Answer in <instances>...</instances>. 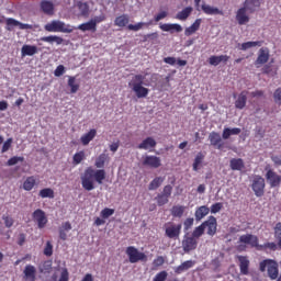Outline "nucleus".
Returning <instances> with one entry per match:
<instances>
[{
    "instance_id": "1",
    "label": "nucleus",
    "mask_w": 281,
    "mask_h": 281,
    "mask_svg": "<svg viewBox=\"0 0 281 281\" xmlns=\"http://www.w3.org/2000/svg\"><path fill=\"white\" fill-rule=\"evenodd\" d=\"M104 179H106V171L104 169L95 170L91 167H88L81 177V186L83 190L91 192V190H95L93 181H97L99 186H102Z\"/></svg>"
},
{
    "instance_id": "2",
    "label": "nucleus",
    "mask_w": 281,
    "mask_h": 281,
    "mask_svg": "<svg viewBox=\"0 0 281 281\" xmlns=\"http://www.w3.org/2000/svg\"><path fill=\"white\" fill-rule=\"evenodd\" d=\"M144 80H146V75H134L128 82L130 89L138 99L148 98V93H150V89L144 87Z\"/></svg>"
},
{
    "instance_id": "3",
    "label": "nucleus",
    "mask_w": 281,
    "mask_h": 281,
    "mask_svg": "<svg viewBox=\"0 0 281 281\" xmlns=\"http://www.w3.org/2000/svg\"><path fill=\"white\" fill-rule=\"evenodd\" d=\"M259 271H261V273H265V271H267L268 278H270V280H278V276H280V268L278 261L273 259L262 260L259 263Z\"/></svg>"
},
{
    "instance_id": "4",
    "label": "nucleus",
    "mask_w": 281,
    "mask_h": 281,
    "mask_svg": "<svg viewBox=\"0 0 281 281\" xmlns=\"http://www.w3.org/2000/svg\"><path fill=\"white\" fill-rule=\"evenodd\" d=\"M44 30H46V32H61L63 34H71L76 27L70 24H65V22L60 20H54L50 23H47L44 26Z\"/></svg>"
},
{
    "instance_id": "5",
    "label": "nucleus",
    "mask_w": 281,
    "mask_h": 281,
    "mask_svg": "<svg viewBox=\"0 0 281 281\" xmlns=\"http://www.w3.org/2000/svg\"><path fill=\"white\" fill-rule=\"evenodd\" d=\"M181 224H176L175 222H167L164 225L165 236L170 240H179V236H181Z\"/></svg>"
},
{
    "instance_id": "6",
    "label": "nucleus",
    "mask_w": 281,
    "mask_h": 281,
    "mask_svg": "<svg viewBox=\"0 0 281 281\" xmlns=\"http://www.w3.org/2000/svg\"><path fill=\"white\" fill-rule=\"evenodd\" d=\"M250 188L255 193V196H265V188H267V183L265 182V178L260 175H255L251 180Z\"/></svg>"
},
{
    "instance_id": "7",
    "label": "nucleus",
    "mask_w": 281,
    "mask_h": 281,
    "mask_svg": "<svg viewBox=\"0 0 281 281\" xmlns=\"http://www.w3.org/2000/svg\"><path fill=\"white\" fill-rule=\"evenodd\" d=\"M126 255L128 256V260L132 265H135L136 262H147L148 257L146 254L140 252L135 246H128L126 248Z\"/></svg>"
},
{
    "instance_id": "8",
    "label": "nucleus",
    "mask_w": 281,
    "mask_h": 281,
    "mask_svg": "<svg viewBox=\"0 0 281 281\" xmlns=\"http://www.w3.org/2000/svg\"><path fill=\"white\" fill-rule=\"evenodd\" d=\"M266 170V181L270 186V188H280L281 176L278 175L271 167L267 166Z\"/></svg>"
},
{
    "instance_id": "9",
    "label": "nucleus",
    "mask_w": 281,
    "mask_h": 281,
    "mask_svg": "<svg viewBox=\"0 0 281 281\" xmlns=\"http://www.w3.org/2000/svg\"><path fill=\"white\" fill-rule=\"evenodd\" d=\"M199 247V239L194 238L192 235L187 233L182 239V249L184 254H190V251H194Z\"/></svg>"
},
{
    "instance_id": "10",
    "label": "nucleus",
    "mask_w": 281,
    "mask_h": 281,
    "mask_svg": "<svg viewBox=\"0 0 281 281\" xmlns=\"http://www.w3.org/2000/svg\"><path fill=\"white\" fill-rule=\"evenodd\" d=\"M204 232L206 229L207 236H216V232L218 231V222L214 217V215H210L206 221L202 223Z\"/></svg>"
},
{
    "instance_id": "11",
    "label": "nucleus",
    "mask_w": 281,
    "mask_h": 281,
    "mask_svg": "<svg viewBox=\"0 0 281 281\" xmlns=\"http://www.w3.org/2000/svg\"><path fill=\"white\" fill-rule=\"evenodd\" d=\"M33 221L37 223L38 229H45V226L48 223L47 215L45 211L37 209L33 212Z\"/></svg>"
},
{
    "instance_id": "12",
    "label": "nucleus",
    "mask_w": 281,
    "mask_h": 281,
    "mask_svg": "<svg viewBox=\"0 0 281 281\" xmlns=\"http://www.w3.org/2000/svg\"><path fill=\"white\" fill-rule=\"evenodd\" d=\"M143 166L154 169L161 168V158L157 156H145L143 159Z\"/></svg>"
},
{
    "instance_id": "13",
    "label": "nucleus",
    "mask_w": 281,
    "mask_h": 281,
    "mask_svg": "<svg viewBox=\"0 0 281 281\" xmlns=\"http://www.w3.org/2000/svg\"><path fill=\"white\" fill-rule=\"evenodd\" d=\"M269 49L267 47L260 48L258 57L255 60V67L259 68L261 65H266V63H269Z\"/></svg>"
},
{
    "instance_id": "14",
    "label": "nucleus",
    "mask_w": 281,
    "mask_h": 281,
    "mask_svg": "<svg viewBox=\"0 0 281 281\" xmlns=\"http://www.w3.org/2000/svg\"><path fill=\"white\" fill-rule=\"evenodd\" d=\"M209 140L211 146H214L217 150H223V138L218 132H211L209 134Z\"/></svg>"
},
{
    "instance_id": "15",
    "label": "nucleus",
    "mask_w": 281,
    "mask_h": 281,
    "mask_svg": "<svg viewBox=\"0 0 281 281\" xmlns=\"http://www.w3.org/2000/svg\"><path fill=\"white\" fill-rule=\"evenodd\" d=\"M236 21L238 25H247L249 23V15L247 14V8L241 7L236 12Z\"/></svg>"
},
{
    "instance_id": "16",
    "label": "nucleus",
    "mask_w": 281,
    "mask_h": 281,
    "mask_svg": "<svg viewBox=\"0 0 281 281\" xmlns=\"http://www.w3.org/2000/svg\"><path fill=\"white\" fill-rule=\"evenodd\" d=\"M239 241H241L244 245H250V247H256L257 249L259 247L258 236L256 235H251V234L241 235L239 237Z\"/></svg>"
},
{
    "instance_id": "17",
    "label": "nucleus",
    "mask_w": 281,
    "mask_h": 281,
    "mask_svg": "<svg viewBox=\"0 0 281 281\" xmlns=\"http://www.w3.org/2000/svg\"><path fill=\"white\" fill-rule=\"evenodd\" d=\"M7 30L12 32V27H20V30H30L32 26L30 24H23L19 20H14V18L7 19Z\"/></svg>"
},
{
    "instance_id": "18",
    "label": "nucleus",
    "mask_w": 281,
    "mask_h": 281,
    "mask_svg": "<svg viewBox=\"0 0 281 281\" xmlns=\"http://www.w3.org/2000/svg\"><path fill=\"white\" fill-rule=\"evenodd\" d=\"M237 260L241 276H249V258L247 256H237Z\"/></svg>"
},
{
    "instance_id": "19",
    "label": "nucleus",
    "mask_w": 281,
    "mask_h": 281,
    "mask_svg": "<svg viewBox=\"0 0 281 281\" xmlns=\"http://www.w3.org/2000/svg\"><path fill=\"white\" fill-rule=\"evenodd\" d=\"M156 146H157V140H155V138L153 137H147L137 146V148L139 150L151 151V149L155 148Z\"/></svg>"
},
{
    "instance_id": "20",
    "label": "nucleus",
    "mask_w": 281,
    "mask_h": 281,
    "mask_svg": "<svg viewBox=\"0 0 281 281\" xmlns=\"http://www.w3.org/2000/svg\"><path fill=\"white\" fill-rule=\"evenodd\" d=\"M95 135H98V131L95 128L90 130L88 133L83 134L80 137V142L82 146H89V143L95 139Z\"/></svg>"
},
{
    "instance_id": "21",
    "label": "nucleus",
    "mask_w": 281,
    "mask_h": 281,
    "mask_svg": "<svg viewBox=\"0 0 281 281\" xmlns=\"http://www.w3.org/2000/svg\"><path fill=\"white\" fill-rule=\"evenodd\" d=\"M210 214V207L207 205H202L195 209L194 217L195 221L199 223L205 218Z\"/></svg>"
},
{
    "instance_id": "22",
    "label": "nucleus",
    "mask_w": 281,
    "mask_h": 281,
    "mask_svg": "<svg viewBox=\"0 0 281 281\" xmlns=\"http://www.w3.org/2000/svg\"><path fill=\"white\" fill-rule=\"evenodd\" d=\"M201 10H202V12H204V14H207V15H210V16H214V15H216V14H220V15L223 16V11H222V10H220V9L216 8V7H212V5H210V4L203 3V4L201 5Z\"/></svg>"
},
{
    "instance_id": "23",
    "label": "nucleus",
    "mask_w": 281,
    "mask_h": 281,
    "mask_svg": "<svg viewBox=\"0 0 281 281\" xmlns=\"http://www.w3.org/2000/svg\"><path fill=\"white\" fill-rule=\"evenodd\" d=\"M35 54H38V47L34 45H23L21 48V56L22 58H25V56H35Z\"/></svg>"
},
{
    "instance_id": "24",
    "label": "nucleus",
    "mask_w": 281,
    "mask_h": 281,
    "mask_svg": "<svg viewBox=\"0 0 281 281\" xmlns=\"http://www.w3.org/2000/svg\"><path fill=\"white\" fill-rule=\"evenodd\" d=\"M260 5H262V0H245L244 2V7L247 8L250 14H254Z\"/></svg>"
},
{
    "instance_id": "25",
    "label": "nucleus",
    "mask_w": 281,
    "mask_h": 281,
    "mask_svg": "<svg viewBox=\"0 0 281 281\" xmlns=\"http://www.w3.org/2000/svg\"><path fill=\"white\" fill-rule=\"evenodd\" d=\"M23 274L26 280L36 281V267L26 265Z\"/></svg>"
},
{
    "instance_id": "26",
    "label": "nucleus",
    "mask_w": 281,
    "mask_h": 281,
    "mask_svg": "<svg viewBox=\"0 0 281 281\" xmlns=\"http://www.w3.org/2000/svg\"><path fill=\"white\" fill-rule=\"evenodd\" d=\"M227 60H229V56L227 55H220V56L213 55L209 58V63L213 67H218L221 63H227Z\"/></svg>"
},
{
    "instance_id": "27",
    "label": "nucleus",
    "mask_w": 281,
    "mask_h": 281,
    "mask_svg": "<svg viewBox=\"0 0 281 281\" xmlns=\"http://www.w3.org/2000/svg\"><path fill=\"white\" fill-rule=\"evenodd\" d=\"M131 22V18L128 14H122L115 18L114 25L116 27H126L128 26V23Z\"/></svg>"
},
{
    "instance_id": "28",
    "label": "nucleus",
    "mask_w": 281,
    "mask_h": 281,
    "mask_svg": "<svg viewBox=\"0 0 281 281\" xmlns=\"http://www.w3.org/2000/svg\"><path fill=\"white\" fill-rule=\"evenodd\" d=\"M247 91H241L235 101V109L243 110L245 106H247Z\"/></svg>"
},
{
    "instance_id": "29",
    "label": "nucleus",
    "mask_w": 281,
    "mask_h": 281,
    "mask_svg": "<svg viewBox=\"0 0 281 281\" xmlns=\"http://www.w3.org/2000/svg\"><path fill=\"white\" fill-rule=\"evenodd\" d=\"M71 222H64L59 227V238L60 240H67V232H71Z\"/></svg>"
},
{
    "instance_id": "30",
    "label": "nucleus",
    "mask_w": 281,
    "mask_h": 281,
    "mask_svg": "<svg viewBox=\"0 0 281 281\" xmlns=\"http://www.w3.org/2000/svg\"><path fill=\"white\" fill-rule=\"evenodd\" d=\"M202 21L203 20H201V19H196L191 26H189L184 30V35L192 36V34H195L196 32H199Z\"/></svg>"
},
{
    "instance_id": "31",
    "label": "nucleus",
    "mask_w": 281,
    "mask_h": 281,
    "mask_svg": "<svg viewBox=\"0 0 281 281\" xmlns=\"http://www.w3.org/2000/svg\"><path fill=\"white\" fill-rule=\"evenodd\" d=\"M194 267V261L192 260H187L182 262L180 266L175 268V273L178 276L183 273V271H188V269H192Z\"/></svg>"
},
{
    "instance_id": "32",
    "label": "nucleus",
    "mask_w": 281,
    "mask_h": 281,
    "mask_svg": "<svg viewBox=\"0 0 281 281\" xmlns=\"http://www.w3.org/2000/svg\"><path fill=\"white\" fill-rule=\"evenodd\" d=\"M77 30H80L81 32H98V27L92 20L80 24L79 26H77Z\"/></svg>"
},
{
    "instance_id": "33",
    "label": "nucleus",
    "mask_w": 281,
    "mask_h": 281,
    "mask_svg": "<svg viewBox=\"0 0 281 281\" xmlns=\"http://www.w3.org/2000/svg\"><path fill=\"white\" fill-rule=\"evenodd\" d=\"M160 30L162 32H171L175 31V32H183V27L180 25V24H160Z\"/></svg>"
},
{
    "instance_id": "34",
    "label": "nucleus",
    "mask_w": 281,
    "mask_h": 281,
    "mask_svg": "<svg viewBox=\"0 0 281 281\" xmlns=\"http://www.w3.org/2000/svg\"><path fill=\"white\" fill-rule=\"evenodd\" d=\"M40 41L43 43H56V45H63L65 43V40L58 35H49L41 37Z\"/></svg>"
},
{
    "instance_id": "35",
    "label": "nucleus",
    "mask_w": 281,
    "mask_h": 281,
    "mask_svg": "<svg viewBox=\"0 0 281 281\" xmlns=\"http://www.w3.org/2000/svg\"><path fill=\"white\" fill-rule=\"evenodd\" d=\"M240 133H241L240 127H233V128L226 127L223 130L222 139H229L231 135H240Z\"/></svg>"
},
{
    "instance_id": "36",
    "label": "nucleus",
    "mask_w": 281,
    "mask_h": 281,
    "mask_svg": "<svg viewBox=\"0 0 281 281\" xmlns=\"http://www.w3.org/2000/svg\"><path fill=\"white\" fill-rule=\"evenodd\" d=\"M34 186H36V178L34 176H30L23 182V190L31 192V190H34Z\"/></svg>"
},
{
    "instance_id": "37",
    "label": "nucleus",
    "mask_w": 281,
    "mask_h": 281,
    "mask_svg": "<svg viewBox=\"0 0 281 281\" xmlns=\"http://www.w3.org/2000/svg\"><path fill=\"white\" fill-rule=\"evenodd\" d=\"M41 9L44 14H54V3L49 0H43L41 2Z\"/></svg>"
},
{
    "instance_id": "38",
    "label": "nucleus",
    "mask_w": 281,
    "mask_h": 281,
    "mask_svg": "<svg viewBox=\"0 0 281 281\" xmlns=\"http://www.w3.org/2000/svg\"><path fill=\"white\" fill-rule=\"evenodd\" d=\"M192 10H193L192 7H186L182 11L177 13L176 19H178V21L188 20L190 14H192Z\"/></svg>"
},
{
    "instance_id": "39",
    "label": "nucleus",
    "mask_w": 281,
    "mask_h": 281,
    "mask_svg": "<svg viewBox=\"0 0 281 281\" xmlns=\"http://www.w3.org/2000/svg\"><path fill=\"white\" fill-rule=\"evenodd\" d=\"M184 212H186V206L183 205H173L171 207V216H173V218H181Z\"/></svg>"
},
{
    "instance_id": "40",
    "label": "nucleus",
    "mask_w": 281,
    "mask_h": 281,
    "mask_svg": "<svg viewBox=\"0 0 281 281\" xmlns=\"http://www.w3.org/2000/svg\"><path fill=\"white\" fill-rule=\"evenodd\" d=\"M263 41L256 42H245L240 45L241 52H247V49H251V47H262Z\"/></svg>"
},
{
    "instance_id": "41",
    "label": "nucleus",
    "mask_w": 281,
    "mask_h": 281,
    "mask_svg": "<svg viewBox=\"0 0 281 281\" xmlns=\"http://www.w3.org/2000/svg\"><path fill=\"white\" fill-rule=\"evenodd\" d=\"M260 251H277L278 250V244L273 241L265 243L263 245H259L258 248Z\"/></svg>"
},
{
    "instance_id": "42",
    "label": "nucleus",
    "mask_w": 281,
    "mask_h": 281,
    "mask_svg": "<svg viewBox=\"0 0 281 281\" xmlns=\"http://www.w3.org/2000/svg\"><path fill=\"white\" fill-rule=\"evenodd\" d=\"M243 168H245V161H243V158L231 159V170H243Z\"/></svg>"
},
{
    "instance_id": "43",
    "label": "nucleus",
    "mask_w": 281,
    "mask_h": 281,
    "mask_svg": "<svg viewBox=\"0 0 281 281\" xmlns=\"http://www.w3.org/2000/svg\"><path fill=\"white\" fill-rule=\"evenodd\" d=\"M85 159H87V155L85 154V150H80L72 156V164L74 166H79Z\"/></svg>"
},
{
    "instance_id": "44",
    "label": "nucleus",
    "mask_w": 281,
    "mask_h": 281,
    "mask_svg": "<svg viewBox=\"0 0 281 281\" xmlns=\"http://www.w3.org/2000/svg\"><path fill=\"white\" fill-rule=\"evenodd\" d=\"M106 161H109V155L100 154L98 156V158L95 159L94 166H95V168H104Z\"/></svg>"
},
{
    "instance_id": "45",
    "label": "nucleus",
    "mask_w": 281,
    "mask_h": 281,
    "mask_svg": "<svg viewBox=\"0 0 281 281\" xmlns=\"http://www.w3.org/2000/svg\"><path fill=\"white\" fill-rule=\"evenodd\" d=\"M166 181V178L164 177H156L154 180L148 186V190H157L158 188L161 187V183Z\"/></svg>"
},
{
    "instance_id": "46",
    "label": "nucleus",
    "mask_w": 281,
    "mask_h": 281,
    "mask_svg": "<svg viewBox=\"0 0 281 281\" xmlns=\"http://www.w3.org/2000/svg\"><path fill=\"white\" fill-rule=\"evenodd\" d=\"M203 159H205V154H203V151H199L194 158L193 161V170L194 172L199 171V165L203 164Z\"/></svg>"
},
{
    "instance_id": "47",
    "label": "nucleus",
    "mask_w": 281,
    "mask_h": 281,
    "mask_svg": "<svg viewBox=\"0 0 281 281\" xmlns=\"http://www.w3.org/2000/svg\"><path fill=\"white\" fill-rule=\"evenodd\" d=\"M68 87L70 88V93H78L80 85L76 83V77H68Z\"/></svg>"
},
{
    "instance_id": "48",
    "label": "nucleus",
    "mask_w": 281,
    "mask_h": 281,
    "mask_svg": "<svg viewBox=\"0 0 281 281\" xmlns=\"http://www.w3.org/2000/svg\"><path fill=\"white\" fill-rule=\"evenodd\" d=\"M38 196H41V199H54V190L52 188L42 189Z\"/></svg>"
},
{
    "instance_id": "49",
    "label": "nucleus",
    "mask_w": 281,
    "mask_h": 281,
    "mask_svg": "<svg viewBox=\"0 0 281 281\" xmlns=\"http://www.w3.org/2000/svg\"><path fill=\"white\" fill-rule=\"evenodd\" d=\"M144 25L146 27H148L150 25V23H148V22H138L137 24H128L127 30H130L132 32H139V30H142V27H144Z\"/></svg>"
},
{
    "instance_id": "50",
    "label": "nucleus",
    "mask_w": 281,
    "mask_h": 281,
    "mask_svg": "<svg viewBox=\"0 0 281 281\" xmlns=\"http://www.w3.org/2000/svg\"><path fill=\"white\" fill-rule=\"evenodd\" d=\"M203 234H205V228H203V224H201L193 229L191 236L196 240H199L200 237L203 236Z\"/></svg>"
},
{
    "instance_id": "51",
    "label": "nucleus",
    "mask_w": 281,
    "mask_h": 281,
    "mask_svg": "<svg viewBox=\"0 0 281 281\" xmlns=\"http://www.w3.org/2000/svg\"><path fill=\"white\" fill-rule=\"evenodd\" d=\"M114 214H115V209L105 207L101 211L100 216L101 218L106 221V218H109L110 216H113Z\"/></svg>"
},
{
    "instance_id": "52",
    "label": "nucleus",
    "mask_w": 281,
    "mask_h": 281,
    "mask_svg": "<svg viewBox=\"0 0 281 281\" xmlns=\"http://www.w3.org/2000/svg\"><path fill=\"white\" fill-rule=\"evenodd\" d=\"M193 225H194V217H187L183 222L184 232H190Z\"/></svg>"
},
{
    "instance_id": "53",
    "label": "nucleus",
    "mask_w": 281,
    "mask_h": 281,
    "mask_svg": "<svg viewBox=\"0 0 281 281\" xmlns=\"http://www.w3.org/2000/svg\"><path fill=\"white\" fill-rule=\"evenodd\" d=\"M156 201H157V205H159V207H161L162 205H166V203H168L169 201V198L159 193L157 196H156Z\"/></svg>"
},
{
    "instance_id": "54",
    "label": "nucleus",
    "mask_w": 281,
    "mask_h": 281,
    "mask_svg": "<svg viewBox=\"0 0 281 281\" xmlns=\"http://www.w3.org/2000/svg\"><path fill=\"white\" fill-rule=\"evenodd\" d=\"M223 210V203L216 202L211 205L210 212L211 214H218Z\"/></svg>"
},
{
    "instance_id": "55",
    "label": "nucleus",
    "mask_w": 281,
    "mask_h": 281,
    "mask_svg": "<svg viewBox=\"0 0 281 281\" xmlns=\"http://www.w3.org/2000/svg\"><path fill=\"white\" fill-rule=\"evenodd\" d=\"M168 279V272L166 270H162L158 272L153 281H166Z\"/></svg>"
},
{
    "instance_id": "56",
    "label": "nucleus",
    "mask_w": 281,
    "mask_h": 281,
    "mask_svg": "<svg viewBox=\"0 0 281 281\" xmlns=\"http://www.w3.org/2000/svg\"><path fill=\"white\" fill-rule=\"evenodd\" d=\"M25 158L21 156H13L7 161V166H16L19 161H24Z\"/></svg>"
},
{
    "instance_id": "57",
    "label": "nucleus",
    "mask_w": 281,
    "mask_h": 281,
    "mask_svg": "<svg viewBox=\"0 0 281 281\" xmlns=\"http://www.w3.org/2000/svg\"><path fill=\"white\" fill-rule=\"evenodd\" d=\"M54 255V246L52 245V241H47L46 246L44 248V256H53Z\"/></svg>"
},
{
    "instance_id": "58",
    "label": "nucleus",
    "mask_w": 281,
    "mask_h": 281,
    "mask_svg": "<svg viewBox=\"0 0 281 281\" xmlns=\"http://www.w3.org/2000/svg\"><path fill=\"white\" fill-rule=\"evenodd\" d=\"M160 194L170 199V196L172 195V186L170 184L165 186Z\"/></svg>"
},
{
    "instance_id": "59",
    "label": "nucleus",
    "mask_w": 281,
    "mask_h": 281,
    "mask_svg": "<svg viewBox=\"0 0 281 281\" xmlns=\"http://www.w3.org/2000/svg\"><path fill=\"white\" fill-rule=\"evenodd\" d=\"M92 23H94V26L98 27V23H102L104 21H106V15L101 14V15H97L93 19H91Z\"/></svg>"
},
{
    "instance_id": "60",
    "label": "nucleus",
    "mask_w": 281,
    "mask_h": 281,
    "mask_svg": "<svg viewBox=\"0 0 281 281\" xmlns=\"http://www.w3.org/2000/svg\"><path fill=\"white\" fill-rule=\"evenodd\" d=\"M10 148H12V138H8V139L3 143L1 153H8V151L10 150Z\"/></svg>"
},
{
    "instance_id": "61",
    "label": "nucleus",
    "mask_w": 281,
    "mask_h": 281,
    "mask_svg": "<svg viewBox=\"0 0 281 281\" xmlns=\"http://www.w3.org/2000/svg\"><path fill=\"white\" fill-rule=\"evenodd\" d=\"M64 74H65V66L64 65L57 66L55 71H54V76L56 78H60V76H63Z\"/></svg>"
},
{
    "instance_id": "62",
    "label": "nucleus",
    "mask_w": 281,
    "mask_h": 281,
    "mask_svg": "<svg viewBox=\"0 0 281 281\" xmlns=\"http://www.w3.org/2000/svg\"><path fill=\"white\" fill-rule=\"evenodd\" d=\"M166 262V259L164 257L158 256L156 259H154L153 265L154 267H162V265Z\"/></svg>"
},
{
    "instance_id": "63",
    "label": "nucleus",
    "mask_w": 281,
    "mask_h": 281,
    "mask_svg": "<svg viewBox=\"0 0 281 281\" xmlns=\"http://www.w3.org/2000/svg\"><path fill=\"white\" fill-rule=\"evenodd\" d=\"M274 102L281 104V88H278L273 93Z\"/></svg>"
},
{
    "instance_id": "64",
    "label": "nucleus",
    "mask_w": 281,
    "mask_h": 281,
    "mask_svg": "<svg viewBox=\"0 0 281 281\" xmlns=\"http://www.w3.org/2000/svg\"><path fill=\"white\" fill-rule=\"evenodd\" d=\"M281 237V222H278L274 226V238Z\"/></svg>"
}]
</instances>
